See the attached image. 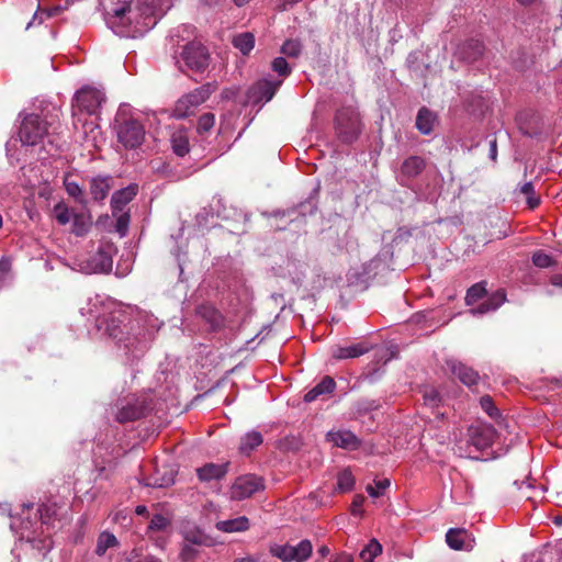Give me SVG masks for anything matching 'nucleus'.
I'll use <instances>...</instances> for the list:
<instances>
[{
  "mask_svg": "<svg viewBox=\"0 0 562 562\" xmlns=\"http://www.w3.org/2000/svg\"><path fill=\"white\" fill-rule=\"evenodd\" d=\"M80 313L113 340L119 356L127 362L144 355L148 341L161 326L158 318L147 313L130 318L116 301L101 294L89 297Z\"/></svg>",
  "mask_w": 562,
  "mask_h": 562,
  "instance_id": "nucleus-1",
  "label": "nucleus"
},
{
  "mask_svg": "<svg viewBox=\"0 0 562 562\" xmlns=\"http://www.w3.org/2000/svg\"><path fill=\"white\" fill-rule=\"evenodd\" d=\"M158 4L159 0H117L106 12V24L119 36H143L157 22Z\"/></svg>",
  "mask_w": 562,
  "mask_h": 562,
  "instance_id": "nucleus-2",
  "label": "nucleus"
},
{
  "mask_svg": "<svg viewBox=\"0 0 562 562\" xmlns=\"http://www.w3.org/2000/svg\"><path fill=\"white\" fill-rule=\"evenodd\" d=\"M32 508L33 504H24L22 508V516L12 517L10 528L19 535L20 540H25L26 542L35 546L37 542L38 529H41V535H44L45 532L44 527L48 530L54 510L49 505L42 504L36 510L40 515V520L37 518L32 520L29 514ZM38 542L42 544L40 548L41 550L49 551L52 549V542L47 537L45 539H40Z\"/></svg>",
  "mask_w": 562,
  "mask_h": 562,
  "instance_id": "nucleus-3",
  "label": "nucleus"
},
{
  "mask_svg": "<svg viewBox=\"0 0 562 562\" xmlns=\"http://www.w3.org/2000/svg\"><path fill=\"white\" fill-rule=\"evenodd\" d=\"M465 447L463 442L456 443L454 452L461 458L477 459L476 452L490 448L496 438L495 429L490 425L471 426L468 430Z\"/></svg>",
  "mask_w": 562,
  "mask_h": 562,
  "instance_id": "nucleus-4",
  "label": "nucleus"
},
{
  "mask_svg": "<svg viewBox=\"0 0 562 562\" xmlns=\"http://www.w3.org/2000/svg\"><path fill=\"white\" fill-rule=\"evenodd\" d=\"M336 130L345 143H351L360 133V120L357 110L352 106H346L337 111Z\"/></svg>",
  "mask_w": 562,
  "mask_h": 562,
  "instance_id": "nucleus-5",
  "label": "nucleus"
},
{
  "mask_svg": "<svg viewBox=\"0 0 562 562\" xmlns=\"http://www.w3.org/2000/svg\"><path fill=\"white\" fill-rule=\"evenodd\" d=\"M113 251L112 244L101 245L95 254L80 261V270L87 274L110 272L113 266Z\"/></svg>",
  "mask_w": 562,
  "mask_h": 562,
  "instance_id": "nucleus-6",
  "label": "nucleus"
},
{
  "mask_svg": "<svg viewBox=\"0 0 562 562\" xmlns=\"http://www.w3.org/2000/svg\"><path fill=\"white\" fill-rule=\"evenodd\" d=\"M47 134V124L37 114H26L20 125L19 137L23 145L34 146Z\"/></svg>",
  "mask_w": 562,
  "mask_h": 562,
  "instance_id": "nucleus-7",
  "label": "nucleus"
},
{
  "mask_svg": "<svg viewBox=\"0 0 562 562\" xmlns=\"http://www.w3.org/2000/svg\"><path fill=\"white\" fill-rule=\"evenodd\" d=\"M147 405L145 400L136 395H128L120 400L114 407L112 414L119 423H127L142 418L145 415Z\"/></svg>",
  "mask_w": 562,
  "mask_h": 562,
  "instance_id": "nucleus-8",
  "label": "nucleus"
},
{
  "mask_svg": "<svg viewBox=\"0 0 562 562\" xmlns=\"http://www.w3.org/2000/svg\"><path fill=\"white\" fill-rule=\"evenodd\" d=\"M213 88L211 85H204L196 88L192 92L184 94L180 98L175 106L173 115L178 119H184L193 113L200 104H202L212 93Z\"/></svg>",
  "mask_w": 562,
  "mask_h": 562,
  "instance_id": "nucleus-9",
  "label": "nucleus"
},
{
  "mask_svg": "<svg viewBox=\"0 0 562 562\" xmlns=\"http://www.w3.org/2000/svg\"><path fill=\"white\" fill-rule=\"evenodd\" d=\"M312 543L310 540H302L296 546L273 544L270 552L282 562H305L312 554Z\"/></svg>",
  "mask_w": 562,
  "mask_h": 562,
  "instance_id": "nucleus-10",
  "label": "nucleus"
},
{
  "mask_svg": "<svg viewBox=\"0 0 562 562\" xmlns=\"http://www.w3.org/2000/svg\"><path fill=\"white\" fill-rule=\"evenodd\" d=\"M116 135L119 142L127 149L140 146L145 138L144 126L134 119H127L117 124Z\"/></svg>",
  "mask_w": 562,
  "mask_h": 562,
  "instance_id": "nucleus-11",
  "label": "nucleus"
},
{
  "mask_svg": "<svg viewBox=\"0 0 562 562\" xmlns=\"http://www.w3.org/2000/svg\"><path fill=\"white\" fill-rule=\"evenodd\" d=\"M182 59L186 66L195 72H202L209 66L207 49L199 43H189L182 52Z\"/></svg>",
  "mask_w": 562,
  "mask_h": 562,
  "instance_id": "nucleus-12",
  "label": "nucleus"
},
{
  "mask_svg": "<svg viewBox=\"0 0 562 562\" xmlns=\"http://www.w3.org/2000/svg\"><path fill=\"white\" fill-rule=\"evenodd\" d=\"M263 488L260 477L251 474L237 477L229 491L231 498L241 501L250 497L254 493Z\"/></svg>",
  "mask_w": 562,
  "mask_h": 562,
  "instance_id": "nucleus-13",
  "label": "nucleus"
},
{
  "mask_svg": "<svg viewBox=\"0 0 562 562\" xmlns=\"http://www.w3.org/2000/svg\"><path fill=\"white\" fill-rule=\"evenodd\" d=\"M103 101V91L92 87H83L75 94L76 105L88 114H94Z\"/></svg>",
  "mask_w": 562,
  "mask_h": 562,
  "instance_id": "nucleus-14",
  "label": "nucleus"
},
{
  "mask_svg": "<svg viewBox=\"0 0 562 562\" xmlns=\"http://www.w3.org/2000/svg\"><path fill=\"white\" fill-rule=\"evenodd\" d=\"M326 440L334 447L345 450H357L361 445L360 439L352 431L347 429L328 431L326 434Z\"/></svg>",
  "mask_w": 562,
  "mask_h": 562,
  "instance_id": "nucleus-15",
  "label": "nucleus"
},
{
  "mask_svg": "<svg viewBox=\"0 0 562 562\" xmlns=\"http://www.w3.org/2000/svg\"><path fill=\"white\" fill-rule=\"evenodd\" d=\"M282 85V79L263 78L250 90V95L256 102H268Z\"/></svg>",
  "mask_w": 562,
  "mask_h": 562,
  "instance_id": "nucleus-16",
  "label": "nucleus"
},
{
  "mask_svg": "<svg viewBox=\"0 0 562 562\" xmlns=\"http://www.w3.org/2000/svg\"><path fill=\"white\" fill-rule=\"evenodd\" d=\"M380 265L379 260H371L360 268H351L347 273V280L351 285H364L375 274Z\"/></svg>",
  "mask_w": 562,
  "mask_h": 562,
  "instance_id": "nucleus-17",
  "label": "nucleus"
},
{
  "mask_svg": "<svg viewBox=\"0 0 562 562\" xmlns=\"http://www.w3.org/2000/svg\"><path fill=\"white\" fill-rule=\"evenodd\" d=\"M446 541L451 549L471 550L473 548V538L465 529L451 528L446 533Z\"/></svg>",
  "mask_w": 562,
  "mask_h": 562,
  "instance_id": "nucleus-18",
  "label": "nucleus"
},
{
  "mask_svg": "<svg viewBox=\"0 0 562 562\" xmlns=\"http://www.w3.org/2000/svg\"><path fill=\"white\" fill-rule=\"evenodd\" d=\"M137 186L131 184L115 191L111 199L112 215L125 211V206L136 196Z\"/></svg>",
  "mask_w": 562,
  "mask_h": 562,
  "instance_id": "nucleus-19",
  "label": "nucleus"
},
{
  "mask_svg": "<svg viewBox=\"0 0 562 562\" xmlns=\"http://www.w3.org/2000/svg\"><path fill=\"white\" fill-rule=\"evenodd\" d=\"M447 366L464 385L471 387L477 383L479 374L472 368L457 360H448Z\"/></svg>",
  "mask_w": 562,
  "mask_h": 562,
  "instance_id": "nucleus-20",
  "label": "nucleus"
},
{
  "mask_svg": "<svg viewBox=\"0 0 562 562\" xmlns=\"http://www.w3.org/2000/svg\"><path fill=\"white\" fill-rule=\"evenodd\" d=\"M371 347L363 342L351 344L349 346H335L331 349V357L336 360H347L358 358L368 352Z\"/></svg>",
  "mask_w": 562,
  "mask_h": 562,
  "instance_id": "nucleus-21",
  "label": "nucleus"
},
{
  "mask_svg": "<svg viewBox=\"0 0 562 562\" xmlns=\"http://www.w3.org/2000/svg\"><path fill=\"white\" fill-rule=\"evenodd\" d=\"M506 301L504 291H496L494 294L485 299L477 306L472 307L469 312L472 315H483L496 311Z\"/></svg>",
  "mask_w": 562,
  "mask_h": 562,
  "instance_id": "nucleus-22",
  "label": "nucleus"
},
{
  "mask_svg": "<svg viewBox=\"0 0 562 562\" xmlns=\"http://www.w3.org/2000/svg\"><path fill=\"white\" fill-rule=\"evenodd\" d=\"M335 389V380L331 376L326 375L304 395V401L306 403L314 402L322 396L331 394Z\"/></svg>",
  "mask_w": 562,
  "mask_h": 562,
  "instance_id": "nucleus-23",
  "label": "nucleus"
},
{
  "mask_svg": "<svg viewBox=\"0 0 562 562\" xmlns=\"http://www.w3.org/2000/svg\"><path fill=\"white\" fill-rule=\"evenodd\" d=\"M112 189V177L98 176L90 181V193L94 201H103Z\"/></svg>",
  "mask_w": 562,
  "mask_h": 562,
  "instance_id": "nucleus-24",
  "label": "nucleus"
},
{
  "mask_svg": "<svg viewBox=\"0 0 562 562\" xmlns=\"http://www.w3.org/2000/svg\"><path fill=\"white\" fill-rule=\"evenodd\" d=\"M227 473V464L207 463L196 469L198 477L201 481L210 482L212 480H221Z\"/></svg>",
  "mask_w": 562,
  "mask_h": 562,
  "instance_id": "nucleus-25",
  "label": "nucleus"
},
{
  "mask_svg": "<svg viewBox=\"0 0 562 562\" xmlns=\"http://www.w3.org/2000/svg\"><path fill=\"white\" fill-rule=\"evenodd\" d=\"M249 528V520L246 516L221 520L216 522V529L223 532H240Z\"/></svg>",
  "mask_w": 562,
  "mask_h": 562,
  "instance_id": "nucleus-26",
  "label": "nucleus"
},
{
  "mask_svg": "<svg viewBox=\"0 0 562 562\" xmlns=\"http://www.w3.org/2000/svg\"><path fill=\"white\" fill-rule=\"evenodd\" d=\"M436 122V115L434 112L426 108H422L416 117V127L424 134L429 135L432 132L434 124Z\"/></svg>",
  "mask_w": 562,
  "mask_h": 562,
  "instance_id": "nucleus-27",
  "label": "nucleus"
},
{
  "mask_svg": "<svg viewBox=\"0 0 562 562\" xmlns=\"http://www.w3.org/2000/svg\"><path fill=\"white\" fill-rule=\"evenodd\" d=\"M170 142L171 148L177 156L183 157L189 153V137L186 131L178 130L173 132Z\"/></svg>",
  "mask_w": 562,
  "mask_h": 562,
  "instance_id": "nucleus-28",
  "label": "nucleus"
},
{
  "mask_svg": "<svg viewBox=\"0 0 562 562\" xmlns=\"http://www.w3.org/2000/svg\"><path fill=\"white\" fill-rule=\"evenodd\" d=\"M262 443V436L256 430L245 434L240 439L239 451L243 454H249L252 450Z\"/></svg>",
  "mask_w": 562,
  "mask_h": 562,
  "instance_id": "nucleus-29",
  "label": "nucleus"
},
{
  "mask_svg": "<svg viewBox=\"0 0 562 562\" xmlns=\"http://www.w3.org/2000/svg\"><path fill=\"white\" fill-rule=\"evenodd\" d=\"M425 160L418 156H411L404 160L402 165V173L406 177L413 178L422 173L425 169Z\"/></svg>",
  "mask_w": 562,
  "mask_h": 562,
  "instance_id": "nucleus-30",
  "label": "nucleus"
},
{
  "mask_svg": "<svg viewBox=\"0 0 562 562\" xmlns=\"http://www.w3.org/2000/svg\"><path fill=\"white\" fill-rule=\"evenodd\" d=\"M233 45L241 54L247 55L255 47V36L249 32L237 34L233 38Z\"/></svg>",
  "mask_w": 562,
  "mask_h": 562,
  "instance_id": "nucleus-31",
  "label": "nucleus"
},
{
  "mask_svg": "<svg viewBox=\"0 0 562 562\" xmlns=\"http://www.w3.org/2000/svg\"><path fill=\"white\" fill-rule=\"evenodd\" d=\"M65 190L69 196L74 198L76 202L85 205L87 203L82 188L69 177L64 180Z\"/></svg>",
  "mask_w": 562,
  "mask_h": 562,
  "instance_id": "nucleus-32",
  "label": "nucleus"
},
{
  "mask_svg": "<svg viewBox=\"0 0 562 562\" xmlns=\"http://www.w3.org/2000/svg\"><path fill=\"white\" fill-rule=\"evenodd\" d=\"M91 227V218L83 214H75L72 218V233L76 236H85Z\"/></svg>",
  "mask_w": 562,
  "mask_h": 562,
  "instance_id": "nucleus-33",
  "label": "nucleus"
},
{
  "mask_svg": "<svg viewBox=\"0 0 562 562\" xmlns=\"http://www.w3.org/2000/svg\"><path fill=\"white\" fill-rule=\"evenodd\" d=\"M117 544L116 537L110 532H102L97 542L95 553L103 555L109 548H113Z\"/></svg>",
  "mask_w": 562,
  "mask_h": 562,
  "instance_id": "nucleus-34",
  "label": "nucleus"
},
{
  "mask_svg": "<svg viewBox=\"0 0 562 562\" xmlns=\"http://www.w3.org/2000/svg\"><path fill=\"white\" fill-rule=\"evenodd\" d=\"M382 552V546L372 539L360 552L363 562H372Z\"/></svg>",
  "mask_w": 562,
  "mask_h": 562,
  "instance_id": "nucleus-35",
  "label": "nucleus"
},
{
  "mask_svg": "<svg viewBox=\"0 0 562 562\" xmlns=\"http://www.w3.org/2000/svg\"><path fill=\"white\" fill-rule=\"evenodd\" d=\"M53 213L54 217L60 225L68 224L75 215L64 202L57 203L53 209Z\"/></svg>",
  "mask_w": 562,
  "mask_h": 562,
  "instance_id": "nucleus-36",
  "label": "nucleus"
},
{
  "mask_svg": "<svg viewBox=\"0 0 562 562\" xmlns=\"http://www.w3.org/2000/svg\"><path fill=\"white\" fill-rule=\"evenodd\" d=\"M485 286L483 285V283H476L474 285H472L468 292H467V295H465V302L468 305H473L475 303H477L481 299L484 297L485 295Z\"/></svg>",
  "mask_w": 562,
  "mask_h": 562,
  "instance_id": "nucleus-37",
  "label": "nucleus"
},
{
  "mask_svg": "<svg viewBox=\"0 0 562 562\" xmlns=\"http://www.w3.org/2000/svg\"><path fill=\"white\" fill-rule=\"evenodd\" d=\"M355 485V477L349 470H344L338 474L337 487L340 492H349Z\"/></svg>",
  "mask_w": 562,
  "mask_h": 562,
  "instance_id": "nucleus-38",
  "label": "nucleus"
},
{
  "mask_svg": "<svg viewBox=\"0 0 562 562\" xmlns=\"http://www.w3.org/2000/svg\"><path fill=\"white\" fill-rule=\"evenodd\" d=\"M302 52V45L299 41L288 40L281 47V53L288 57H297Z\"/></svg>",
  "mask_w": 562,
  "mask_h": 562,
  "instance_id": "nucleus-39",
  "label": "nucleus"
},
{
  "mask_svg": "<svg viewBox=\"0 0 562 562\" xmlns=\"http://www.w3.org/2000/svg\"><path fill=\"white\" fill-rule=\"evenodd\" d=\"M390 484L391 483L389 479L375 480L374 486L368 485L366 490L371 497L376 498L384 493V491L390 486Z\"/></svg>",
  "mask_w": 562,
  "mask_h": 562,
  "instance_id": "nucleus-40",
  "label": "nucleus"
},
{
  "mask_svg": "<svg viewBox=\"0 0 562 562\" xmlns=\"http://www.w3.org/2000/svg\"><path fill=\"white\" fill-rule=\"evenodd\" d=\"M116 218V232L120 234L121 237L125 236L128 229L130 225V213L126 211L120 212L116 215H113Z\"/></svg>",
  "mask_w": 562,
  "mask_h": 562,
  "instance_id": "nucleus-41",
  "label": "nucleus"
},
{
  "mask_svg": "<svg viewBox=\"0 0 562 562\" xmlns=\"http://www.w3.org/2000/svg\"><path fill=\"white\" fill-rule=\"evenodd\" d=\"M531 260L538 268H549L554 263L552 257L542 250L533 252Z\"/></svg>",
  "mask_w": 562,
  "mask_h": 562,
  "instance_id": "nucleus-42",
  "label": "nucleus"
},
{
  "mask_svg": "<svg viewBox=\"0 0 562 562\" xmlns=\"http://www.w3.org/2000/svg\"><path fill=\"white\" fill-rule=\"evenodd\" d=\"M480 405L482 407V409L493 419H496L499 417V411L498 408L495 406L493 400L491 396L488 395H485V396H482L481 400H480Z\"/></svg>",
  "mask_w": 562,
  "mask_h": 562,
  "instance_id": "nucleus-43",
  "label": "nucleus"
},
{
  "mask_svg": "<svg viewBox=\"0 0 562 562\" xmlns=\"http://www.w3.org/2000/svg\"><path fill=\"white\" fill-rule=\"evenodd\" d=\"M215 116L212 113H205L200 116L198 121L196 131L200 135L210 132V130L214 126Z\"/></svg>",
  "mask_w": 562,
  "mask_h": 562,
  "instance_id": "nucleus-44",
  "label": "nucleus"
},
{
  "mask_svg": "<svg viewBox=\"0 0 562 562\" xmlns=\"http://www.w3.org/2000/svg\"><path fill=\"white\" fill-rule=\"evenodd\" d=\"M272 70L281 77H288L292 69L283 57H277L271 63Z\"/></svg>",
  "mask_w": 562,
  "mask_h": 562,
  "instance_id": "nucleus-45",
  "label": "nucleus"
},
{
  "mask_svg": "<svg viewBox=\"0 0 562 562\" xmlns=\"http://www.w3.org/2000/svg\"><path fill=\"white\" fill-rule=\"evenodd\" d=\"M199 551L194 546L186 543L180 552L181 562H193Z\"/></svg>",
  "mask_w": 562,
  "mask_h": 562,
  "instance_id": "nucleus-46",
  "label": "nucleus"
},
{
  "mask_svg": "<svg viewBox=\"0 0 562 562\" xmlns=\"http://www.w3.org/2000/svg\"><path fill=\"white\" fill-rule=\"evenodd\" d=\"M184 540L191 546H201L205 543V536L201 532H186Z\"/></svg>",
  "mask_w": 562,
  "mask_h": 562,
  "instance_id": "nucleus-47",
  "label": "nucleus"
},
{
  "mask_svg": "<svg viewBox=\"0 0 562 562\" xmlns=\"http://www.w3.org/2000/svg\"><path fill=\"white\" fill-rule=\"evenodd\" d=\"M168 526V519L160 514L155 515L149 522V529L164 530Z\"/></svg>",
  "mask_w": 562,
  "mask_h": 562,
  "instance_id": "nucleus-48",
  "label": "nucleus"
},
{
  "mask_svg": "<svg viewBox=\"0 0 562 562\" xmlns=\"http://www.w3.org/2000/svg\"><path fill=\"white\" fill-rule=\"evenodd\" d=\"M440 402L439 394L436 390H427L424 393V403L430 407H435Z\"/></svg>",
  "mask_w": 562,
  "mask_h": 562,
  "instance_id": "nucleus-49",
  "label": "nucleus"
},
{
  "mask_svg": "<svg viewBox=\"0 0 562 562\" xmlns=\"http://www.w3.org/2000/svg\"><path fill=\"white\" fill-rule=\"evenodd\" d=\"M363 503H364V497L362 495H357L353 497V501L351 504V514L353 516L362 515Z\"/></svg>",
  "mask_w": 562,
  "mask_h": 562,
  "instance_id": "nucleus-50",
  "label": "nucleus"
},
{
  "mask_svg": "<svg viewBox=\"0 0 562 562\" xmlns=\"http://www.w3.org/2000/svg\"><path fill=\"white\" fill-rule=\"evenodd\" d=\"M378 407L375 401H361L357 404V413L364 414Z\"/></svg>",
  "mask_w": 562,
  "mask_h": 562,
  "instance_id": "nucleus-51",
  "label": "nucleus"
},
{
  "mask_svg": "<svg viewBox=\"0 0 562 562\" xmlns=\"http://www.w3.org/2000/svg\"><path fill=\"white\" fill-rule=\"evenodd\" d=\"M171 483H173L172 477H162L161 480H155L154 483H147V485L162 487V486H167V485H169Z\"/></svg>",
  "mask_w": 562,
  "mask_h": 562,
  "instance_id": "nucleus-52",
  "label": "nucleus"
},
{
  "mask_svg": "<svg viewBox=\"0 0 562 562\" xmlns=\"http://www.w3.org/2000/svg\"><path fill=\"white\" fill-rule=\"evenodd\" d=\"M330 562H353L350 554L339 553Z\"/></svg>",
  "mask_w": 562,
  "mask_h": 562,
  "instance_id": "nucleus-53",
  "label": "nucleus"
},
{
  "mask_svg": "<svg viewBox=\"0 0 562 562\" xmlns=\"http://www.w3.org/2000/svg\"><path fill=\"white\" fill-rule=\"evenodd\" d=\"M496 157H497V143H496V139H492L490 142V158L492 160H496Z\"/></svg>",
  "mask_w": 562,
  "mask_h": 562,
  "instance_id": "nucleus-54",
  "label": "nucleus"
},
{
  "mask_svg": "<svg viewBox=\"0 0 562 562\" xmlns=\"http://www.w3.org/2000/svg\"><path fill=\"white\" fill-rule=\"evenodd\" d=\"M521 192L526 195V196H530L531 194L535 193V190H533V184L531 182H526L522 187H521Z\"/></svg>",
  "mask_w": 562,
  "mask_h": 562,
  "instance_id": "nucleus-55",
  "label": "nucleus"
},
{
  "mask_svg": "<svg viewBox=\"0 0 562 562\" xmlns=\"http://www.w3.org/2000/svg\"><path fill=\"white\" fill-rule=\"evenodd\" d=\"M550 282L554 286L562 288V273H558L551 277Z\"/></svg>",
  "mask_w": 562,
  "mask_h": 562,
  "instance_id": "nucleus-56",
  "label": "nucleus"
},
{
  "mask_svg": "<svg viewBox=\"0 0 562 562\" xmlns=\"http://www.w3.org/2000/svg\"><path fill=\"white\" fill-rule=\"evenodd\" d=\"M527 202H528V205H529L531 209H535L536 206H538V205H539V203H540V199H539V198H537V196L535 195V193H533V194H531L530 196H527Z\"/></svg>",
  "mask_w": 562,
  "mask_h": 562,
  "instance_id": "nucleus-57",
  "label": "nucleus"
},
{
  "mask_svg": "<svg viewBox=\"0 0 562 562\" xmlns=\"http://www.w3.org/2000/svg\"><path fill=\"white\" fill-rule=\"evenodd\" d=\"M10 268V261L8 259H2L0 261V273L1 272H7Z\"/></svg>",
  "mask_w": 562,
  "mask_h": 562,
  "instance_id": "nucleus-58",
  "label": "nucleus"
},
{
  "mask_svg": "<svg viewBox=\"0 0 562 562\" xmlns=\"http://www.w3.org/2000/svg\"><path fill=\"white\" fill-rule=\"evenodd\" d=\"M135 513L139 516L147 514V507L145 505H138L135 509Z\"/></svg>",
  "mask_w": 562,
  "mask_h": 562,
  "instance_id": "nucleus-59",
  "label": "nucleus"
},
{
  "mask_svg": "<svg viewBox=\"0 0 562 562\" xmlns=\"http://www.w3.org/2000/svg\"><path fill=\"white\" fill-rule=\"evenodd\" d=\"M140 562H161V561L154 557H147L144 560H142Z\"/></svg>",
  "mask_w": 562,
  "mask_h": 562,
  "instance_id": "nucleus-60",
  "label": "nucleus"
},
{
  "mask_svg": "<svg viewBox=\"0 0 562 562\" xmlns=\"http://www.w3.org/2000/svg\"><path fill=\"white\" fill-rule=\"evenodd\" d=\"M319 553L321 555L326 557L329 553V549L327 547H322L319 549Z\"/></svg>",
  "mask_w": 562,
  "mask_h": 562,
  "instance_id": "nucleus-61",
  "label": "nucleus"
},
{
  "mask_svg": "<svg viewBox=\"0 0 562 562\" xmlns=\"http://www.w3.org/2000/svg\"><path fill=\"white\" fill-rule=\"evenodd\" d=\"M250 0H234L235 4L237 7H241L244 5L245 3L249 2Z\"/></svg>",
  "mask_w": 562,
  "mask_h": 562,
  "instance_id": "nucleus-62",
  "label": "nucleus"
},
{
  "mask_svg": "<svg viewBox=\"0 0 562 562\" xmlns=\"http://www.w3.org/2000/svg\"><path fill=\"white\" fill-rule=\"evenodd\" d=\"M235 562H256V560H254L251 558H243V559L236 560Z\"/></svg>",
  "mask_w": 562,
  "mask_h": 562,
  "instance_id": "nucleus-63",
  "label": "nucleus"
},
{
  "mask_svg": "<svg viewBox=\"0 0 562 562\" xmlns=\"http://www.w3.org/2000/svg\"><path fill=\"white\" fill-rule=\"evenodd\" d=\"M0 509H1V512H2L3 514H5V513H9V512H10V508H9V506H8L7 504H4L3 506H1V505H0Z\"/></svg>",
  "mask_w": 562,
  "mask_h": 562,
  "instance_id": "nucleus-64",
  "label": "nucleus"
}]
</instances>
